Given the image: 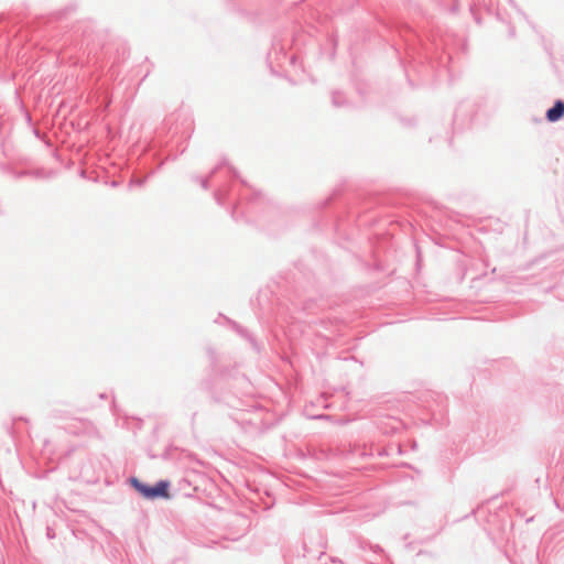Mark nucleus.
I'll list each match as a JSON object with an SVG mask.
<instances>
[{
	"instance_id": "obj_1",
	"label": "nucleus",
	"mask_w": 564,
	"mask_h": 564,
	"mask_svg": "<svg viewBox=\"0 0 564 564\" xmlns=\"http://www.w3.org/2000/svg\"><path fill=\"white\" fill-rule=\"evenodd\" d=\"M132 485L138 492L142 495L145 499H170L171 495L169 492L170 482L167 480H161L155 486H148L139 481L138 479H132Z\"/></svg>"
},
{
	"instance_id": "obj_2",
	"label": "nucleus",
	"mask_w": 564,
	"mask_h": 564,
	"mask_svg": "<svg viewBox=\"0 0 564 564\" xmlns=\"http://www.w3.org/2000/svg\"><path fill=\"white\" fill-rule=\"evenodd\" d=\"M564 116V102L558 100L555 105L547 110L546 118L549 121L554 122Z\"/></svg>"
}]
</instances>
